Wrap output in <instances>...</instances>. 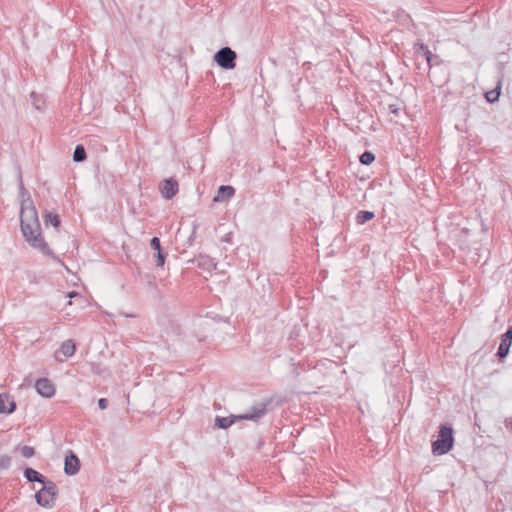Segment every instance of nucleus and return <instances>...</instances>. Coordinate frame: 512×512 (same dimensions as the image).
Instances as JSON below:
<instances>
[{"label":"nucleus","mask_w":512,"mask_h":512,"mask_svg":"<svg viewBox=\"0 0 512 512\" xmlns=\"http://www.w3.org/2000/svg\"><path fill=\"white\" fill-rule=\"evenodd\" d=\"M31 98H33V99L36 98V93L35 92L31 93Z\"/></svg>","instance_id":"nucleus-33"},{"label":"nucleus","mask_w":512,"mask_h":512,"mask_svg":"<svg viewBox=\"0 0 512 512\" xmlns=\"http://www.w3.org/2000/svg\"><path fill=\"white\" fill-rule=\"evenodd\" d=\"M21 207L20 224H39L38 214L29 193L24 188L22 180L20 181Z\"/></svg>","instance_id":"nucleus-2"},{"label":"nucleus","mask_w":512,"mask_h":512,"mask_svg":"<svg viewBox=\"0 0 512 512\" xmlns=\"http://www.w3.org/2000/svg\"><path fill=\"white\" fill-rule=\"evenodd\" d=\"M16 409V403L7 393H0V414H11Z\"/></svg>","instance_id":"nucleus-11"},{"label":"nucleus","mask_w":512,"mask_h":512,"mask_svg":"<svg viewBox=\"0 0 512 512\" xmlns=\"http://www.w3.org/2000/svg\"><path fill=\"white\" fill-rule=\"evenodd\" d=\"M388 110L390 113L395 114L396 116L400 113V108L394 104L389 105Z\"/></svg>","instance_id":"nucleus-27"},{"label":"nucleus","mask_w":512,"mask_h":512,"mask_svg":"<svg viewBox=\"0 0 512 512\" xmlns=\"http://www.w3.org/2000/svg\"><path fill=\"white\" fill-rule=\"evenodd\" d=\"M188 244H189V245H192L191 237H190V238H189V240H188Z\"/></svg>","instance_id":"nucleus-36"},{"label":"nucleus","mask_w":512,"mask_h":512,"mask_svg":"<svg viewBox=\"0 0 512 512\" xmlns=\"http://www.w3.org/2000/svg\"><path fill=\"white\" fill-rule=\"evenodd\" d=\"M34 105L36 106L37 109L41 108L39 104H36V102H34Z\"/></svg>","instance_id":"nucleus-35"},{"label":"nucleus","mask_w":512,"mask_h":512,"mask_svg":"<svg viewBox=\"0 0 512 512\" xmlns=\"http://www.w3.org/2000/svg\"><path fill=\"white\" fill-rule=\"evenodd\" d=\"M21 455L24 457V458H31L35 455V450L33 447L31 446H27V445H24L22 448H21Z\"/></svg>","instance_id":"nucleus-25"},{"label":"nucleus","mask_w":512,"mask_h":512,"mask_svg":"<svg viewBox=\"0 0 512 512\" xmlns=\"http://www.w3.org/2000/svg\"><path fill=\"white\" fill-rule=\"evenodd\" d=\"M178 191L176 180L167 179L164 181L161 192L166 199H171Z\"/></svg>","instance_id":"nucleus-13"},{"label":"nucleus","mask_w":512,"mask_h":512,"mask_svg":"<svg viewBox=\"0 0 512 512\" xmlns=\"http://www.w3.org/2000/svg\"><path fill=\"white\" fill-rule=\"evenodd\" d=\"M499 95H500V87H497L496 89H493V90L487 91V92L485 93V98H486V100H487L488 102L493 103V102H495L496 100H498Z\"/></svg>","instance_id":"nucleus-21"},{"label":"nucleus","mask_w":512,"mask_h":512,"mask_svg":"<svg viewBox=\"0 0 512 512\" xmlns=\"http://www.w3.org/2000/svg\"><path fill=\"white\" fill-rule=\"evenodd\" d=\"M414 50L416 54L422 55L425 58L429 68L439 63V57L437 55H433L427 45L423 43H415Z\"/></svg>","instance_id":"nucleus-7"},{"label":"nucleus","mask_w":512,"mask_h":512,"mask_svg":"<svg viewBox=\"0 0 512 512\" xmlns=\"http://www.w3.org/2000/svg\"><path fill=\"white\" fill-rule=\"evenodd\" d=\"M60 351L65 357L73 356L76 351V345L74 341L71 339L64 341L61 344Z\"/></svg>","instance_id":"nucleus-17"},{"label":"nucleus","mask_w":512,"mask_h":512,"mask_svg":"<svg viewBox=\"0 0 512 512\" xmlns=\"http://www.w3.org/2000/svg\"><path fill=\"white\" fill-rule=\"evenodd\" d=\"M505 423H506V427L508 428L509 427V424H511L512 422L509 421L508 419L505 420Z\"/></svg>","instance_id":"nucleus-31"},{"label":"nucleus","mask_w":512,"mask_h":512,"mask_svg":"<svg viewBox=\"0 0 512 512\" xmlns=\"http://www.w3.org/2000/svg\"><path fill=\"white\" fill-rule=\"evenodd\" d=\"M237 420H240L238 416H230V417H220L217 416L215 419V426L221 429H227L232 424H234Z\"/></svg>","instance_id":"nucleus-15"},{"label":"nucleus","mask_w":512,"mask_h":512,"mask_svg":"<svg viewBox=\"0 0 512 512\" xmlns=\"http://www.w3.org/2000/svg\"><path fill=\"white\" fill-rule=\"evenodd\" d=\"M268 402H261L256 405H254L249 412L239 415L238 418L240 420H252L257 421L259 418L263 417L267 412V406L269 405Z\"/></svg>","instance_id":"nucleus-6"},{"label":"nucleus","mask_w":512,"mask_h":512,"mask_svg":"<svg viewBox=\"0 0 512 512\" xmlns=\"http://www.w3.org/2000/svg\"><path fill=\"white\" fill-rule=\"evenodd\" d=\"M195 229H196V226H192V229H191V236L195 233Z\"/></svg>","instance_id":"nucleus-30"},{"label":"nucleus","mask_w":512,"mask_h":512,"mask_svg":"<svg viewBox=\"0 0 512 512\" xmlns=\"http://www.w3.org/2000/svg\"><path fill=\"white\" fill-rule=\"evenodd\" d=\"M86 151L85 148L82 145H77L74 153H73V160L75 162H82L86 159Z\"/></svg>","instance_id":"nucleus-20"},{"label":"nucleus","mask_w":512,"mask_h":512,"mask_svg":"<svg viewBox=\"0 0 512 512\" xmlns=\"http://www.w3.org/2000/svg\"><path fill=\"white\" fill-rule=\"evenodd\" d=\"M236 52L230 47H223L214 55V61L223 69L230 70L236 66Z\"/></svg>","instance_id":"nucleus-5"},{"label":"nucleus","mask_w":512,"mask_h":512,"mask_svg":"<svg viewBox=\"0 0 512 512\" xmlns=\"http://www.w3.org/2000/svg\"><path fill=\"white\" fill-rule=\"evenodd\" d=\"M42 484L43 488L35 493L36 502L42 507L51 508L55 504L58 492L57 485L51 480Z\"/></svg>","instance_id":"nucleus-4"},{"label":"nucleus","mask_w":512,"mask_h":512,"mask_svg":"<svg viewBox=\"0 0 512 512\" xmlns=\"http://www.w3.org/2000/svg\"><path fill=\"white\" fill-rule=\"evenodd\" d=\"M36 391L45 398H51L55 394L53 383L47 378H40L35 383Z\"/></svg>","instance_id":"nucleus-8"},{"label":"nucleus","mask_w":512,"mask_h":512,"mask_svg":"<svg viewBox=\"0 0 512 512\" xmlns=\"http://www.w3.org/2000/svg\"><path fill=\"white\" fill-rule=\"evenodd\" d=\"M24 476L29 482H39L42 484L47 481L44 475L30 467L24 469Z\"/></svg>","instance_id":"nucleus-14"},{"label":"nucleus","mask_w":512,"mask_h":512,"mask_svg":"<svg viewBox=\"0 0 512 512\" xmlns=\"http://www.w3.org/2000/svg\"><path fill=\"white\" fill-rule=\"evenodd\" d=\"M60 216L54 211H46L44 214V224H60Z\"/></svg>","instance_id":"nucleus-18"},{"label":"nucleus","mask_w":512,"mask_h":512,"mask_svg":"<svg viewBox=\"0 0 512 512\" xmlns=\"http://www.w3.org/2000/svg\"><path fill=\"white\" fill-rule=\"evenodd\" d=\"M234 187L230 185H221L216 195L213 197V202H225L231 199L235 195Z\"/></svg>","instance_id":"nucleus-12"},{"label":"nucleus","mask_w":512,"mask_h":512,"mask_svg":"<svg viewBox=\"0 0 512 512\" xmlns=\"http://www.w3.org/2000/svg\"><path fill=\"white\" fill-rule=\"evenodd\" d=\"M512 345V326H508L506 332L502 336V341L498 347L496 355L499 359L505 358L508 353L510 346Z\"/></svg>","instance_id":"nucleus-9"},{"label":"nucleus","mask_w":512,"mask_h":512,"mask_svg":"<svg viewBox=\"0 0 512 512\" xmlns=\"http://www.w3.org/2000/svg\"><path fill=\"white\" fill-rule=\"evenodd\" d=\"M150 247L155 251L162 249L158 237L155 236L150 240Z\"/></svg>","instance_id":"nucleus-26"},{"label":"nucleus","mask_w":512,"mask_h":512,"mask_svg":"<svg viewBox=\"0 0 512 512\" xmlns=\"http://www.w3.org/2000/svg\"><path fill=\"white\" fill-rule=\"evenodd\" d=\"M453 444L454 437L452 427L442 425L439 430L438 439L432 442V452L434 455H444L453 448Z\"/></svg>","instance_id":"nucleus-3"},{"label":"nucleus","mask_w":512,"mask_h":512,"mask_svg":"<svg viewBox=\"0 0 512 512\" xmlns=\"http://www.w3.org/2000/svg\"><path fill=\"white\" fill-rule=\"evenodd\" d=\"M12 458L9 455L0 456V470H8L11 466Z\"/></svg>","instance_id":"nucleus-24"},{"label":"nucleus","mask_w":512,"mask_h":512,"mask_svg":"<svg viewBox=\"0 0 512 512\" xmlns=\"http://www.w3.org/2000/svg\"><path fill=\"white\" fill-rule=\"evenodd\" d=\"M98 406L101 410H104L108 406V400L106 398H100L98 400Z\"/></svg>","instance_id":"nucleus-28"},{"label":"nucleus","mask_w":512,"mask_h":512,"mask_svg":"<svg viewBox=\"0 0 512 512\" xmlns=\"http://www.w3.org/2000/svg\"><path fill=\"white\" fill-rule=\"evenodd\" d=\"M225 241L230 242V234L225 237Z\"/></svg>","instance_id":"nucleus-32"},{"label":"nucleus","mask_w":512,"mask_h":512,"mask_svg":"<svg viewBox=\"0 0 512 512\" xmlns=\"http://www.w3.org/2000/svg\"><path fill=\"white\" fill-rule=\"evenodd\" d=\"M374 218V213L372 211H359L356 215V221L358 224H364L367 221H370Z\"/></svg>","instance_id":"nucleus-19"},{"label":"nucleus","mask_w":512,"mask_h":512,"mask_svg":"<svg viewBox=\"0 0 512 512\" xmlns=\"http://www.w3.org/2000/svg\"><path fill=\"white\" fill-rule=\"evenodd\" d=\"M375 160V155L370 151H365L360 156V162L364 165H370Z\"/></svg>","instance_id":"nucleus-23"},{"label":"nucleus","mask_w":512,"mask_h":512,"mask_svg":"<svg viewBox=\"0 0 512 512\" xmlns=\"http://www.w3.org/2000/svg\"><path fill=\"white\" fill-rule=\"evenodd\" d=\"M197 266L209 272L216 269V264L213 262V259L208 256H200L197 259Z\"/></svg>","instance_id":"nucleus-16"},{"label":"nucleus","mask_w":512,"mask_h":512,"mask_svg":"<svg viewBox=\"0 0 512 512\" xmlns=\"http://www.w3.org/2000/svg\"><path fill=\"white\" fill-rule=\"evenodd\" d=\"M462 231H463L465 234H467V233H468V229H467V228H465V227L462 229Z\"/></svg>","instance_id":"nucleus-34"},{"label":"nucleus","mask_w":512,"mask_h":512,"mask_svg":"<svg viewBox=\"0 0 512 512\" xmlns=\"http://www.w3.org/2000/svg\"><path fill=\"white\" fill-rule=\"evenodd\" d=\"M25 240L35 249L41 251L44 255L56 258L52 250L42 236L41 226H20Z\"/></svg>","instance_id":"nucleus-1"},{"label":"nucleus","mask_w":512,"mask_h":512,"mask_svg":"<svg viewBox=\"0 0 512 512\" xmlns=\"http://www.w3.org/2000/svg\"><path fill=\"white\" fill-rule=\"evenodd\" d=\"M80 469V461L78 457L70 451L65 456L64 472L67 475H75Z\"/></svg>","instance_id":"nucleus-10"},{"label":"nucleus","mask_w":512,"mask_h":512,"mask_svg":"<svg viewBox=\"0 0 512 512\" xmlns=\"http://www.w3.org/2000/svg\"><path fill=\"white\" fill-rule=\"evenodd\" d=\"M166 256H167V254L163 251V249L156 251V254L154 255V257H155V264L157 267H163V265L165 263Z\"/></svg>","instance_id":"nucleus-22"},{"label":"nucleus","mask_w":512,"mask_h":512,"mask_svg":"<svg viewBox=\"0 0 512 512\" xmlns=\"http://www.w3.org/2000/svg\"><path fill=\"white\" fill-rule=\"evenodd\" d=\"M76 295H78V293H77V292H74V291H72V292H69V293H68V297H70V298H71V297H74V296H76Z\"/></svg>","instance_id":"nucleus-29"}]
</instances>
